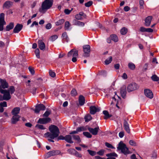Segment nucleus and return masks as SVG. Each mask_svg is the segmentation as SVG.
Wrapping results in <instances>:
<instances>
[{
	"label": "nucleus",
	"instance_id": "obj_1",
	"mask_svg": "<svg viewBox=\"0 0 159 159\" xmlns=\"http://www.w3.org/2000/svg\"><path fill=\"white\" fill-rule=\"evenodd\" d=\"M49 129L50 132H47L44 134L46 137H49L52 139H54L58 137L60 131L57 126L54 125H52L49 126Z\"/></svg>",
	"mask_w": 159,
	"mask_h": 159
},
{
	"label": "nucleus",
	"instance_id": "obj_2",
	"mask_svg": "<svg viewBox=\"0 0 159 159\" xmlns=\"http://www.w3.org/2000/svg\"><path fill=\"white\" fill-rule=\"evenodd\" d=\"M53 0H45L42 5V7L39 10V11L43 12L45 10L50 8L52 5Z\"/></svg>",
	"mask_w": 159,
	"mask_h": 159
},
{
	"label": "nucleus",
	"instance_id": "obj_3",
	"mask_svg": "<svg viewBox=\"0 0 159 159\" xmlns=\"http://www.w3.org/2000/svg\"><path fill=\"white\" fill-rule=\"evenodd\" d=\"M117 148L118 150H121V152L125 154L129 153L128 148L126 147V145L122 142H120L119 143Z\"/></svg>",
	"mask_w": 159,
	"mask_h": 159
},
{
	"label": "nucleus",
	"instance_id": "obj_4",
	"mask_svg": "<svg viewBox=\"0 0 159 159\" xmlns=\"http://www.w3.org/2000/svg\"><path fill=\"white\" fill-rule=\"evenodd\" d=\"M83 51L84 54L83 56L85 57H89L90 56V47L89 45H85L83 46Z\"/></svg>",
	"mask_w": 159,
	"mask_h": 159
},
{
	"label": "nucleus",
	"instance_id": "obj_5",
	"mask_svg": "<svg viewBox=\"0 0 159 159\" xmlns=\"http://www.w3.org/2000/svg\"><path fill=\"white\" fill-rule=\"evenodd\" d=\"M6 24L4 20V14L1 13L0 15V31H2L3 29V25Z\"/></svg>",
	"mask_w": 159,
	"mask_h": 159
},
{
	"label": "nucleus",
	"instance_id": "obj_6",
	"mask_svg": "<svg viewBox=\"0 0 159 159\" xmlns=\"http://www.w3.org/2000/svg\"><path fill=\"white\" fill-rule=\"evenodd\" d=\"M139 88V86L135 83L131 84L128 85L127 87V91L130 92L135 90Z\"/></svg>",
	"mask_w": 159,
	"mask_h": 159
},
{
	"label": "nucleus",
	"instance_id": "obj_7",
	"mask_svg": "<svg viewBox=\"0 0 159 159\" xmlns=\"http://www.w3.org/2000/svg\"><path fill=\"white\" fill-rule=\"evenodd\" d=\"M2 94H3L4 100H8L11 98V97L10 93L7 90H4L2 92Z\"/></svg>",
	"mask_w": 159,
	"mask_h": 159
},
{
	"label": "nucleus",
	"instance_id": "obj_8",
	"mask_svg": "<svg viewBox=\"0 0 159 159\" xmlns=\"http://www.w3.org/2000/svg\"><path fill=\"white\" fill-rule=\"evenodd\" d=\"M78 50H76L75 49H71L68 53V57H71L72 56L73 57H78Z\"/></svg>",
	"mask_w": 159,
	"mask_h": 159
},
{
	"label": "nucleus",
	"instance_id": "obj_9",
	"mask_svg": "<svg viewBox=\"0 0 159 159\" xmlns=\"http://www.w3.org/2000/svg\"><path fill=\"white\" fill-rule=\"evenodd\" d=\"M144 93L145 95L147 98L150 99H152L153 98V93L150 90L145 89L144 90Z\"/></svg>",
	"mask_w": 159,
	"mask_h": 159
},
{
	"label": "nucleus",
	"instance_id": "obj_10",
	"mask_svg": "<svg viewBox=\"0 0 159 159\" xmlns=\"http://www.w3.org/2000/svg\"><path fill=\"white\" fill-rule=\"evenodd\" d=\"M45 109V106L43 104H39L37 105L34 110L35 112L39 113L40 110H44Z\"/></svg>",
	"mask_w": 159,
	"mask_h": 159
},
{
	"label": "nucleus",
	"instance_id": "obj_11",
	"mask_svg": "<svg viewBox=\"0 0 159 159\" xmlns=\"http://www.w3.org/2000/svg\"><path fill=\"white\" fill-rule=\"evenodd\" d=\"M0 86L3 89L7 88L9 86L8 83L5 79H0Z\"/></svg>",
	"mask_w": 159,
	"mask_h": 159
},
{
	"label": "nucleus",
	"instance_id": "obj_12",
	"mask_svg": "<svg viewBox=\"0 0 159 159\" xmlns=\"http://www.w3.org/2000/svg\"><path fill=\"white\" fill-rule=\"evenodd\" d=\"M88 130L93 135H96L97 134L98 131L99 130V127L92 128L89 127L88 128Z\"/></svg>",
	"mask_w": 159,
	"mask_h": 159
},
{
	"label": "nucleus",
	"instance_id": "obj_13",
	"mask_svg": "<svg viewBox=\"0 0 159 159\" xmlns=\"http://www.w3.org/2000/svg\"><path fill=\"white\" fill-rule=\"evenodd\" d=\"M51 120V119L49 117L40 118L38 120V123L41 124H45L49 122Z\"/></svg>",
	"mask_w": 159,
	"mask_h": 159
},
{
	"label": "nucleus",
	"instance_id": "obj_14",
	"mask_svg": "<svg viewBox=\"0 0 159 159\" xmlns=\"http://www.w3.org/2000/svg\"><path fill=\"white\" fill-rule=\"evenodd\" d=\"M126 86L123 85L120 89V93L123 98H125L126 94Z\"/></svg>",
	"mask_w": 159,
	"mask_h": 159
},
{
	"label": "nucleus",
	"instance_id": "obj_15",
	"mask_svg": "<svg viewBox=\"0 0 159 159\" xmlns=\"http://www.w3.org/2000/svg\"><path fill=\"white\" fill-rule=\"evenodd\" d=\"M90 113L91 114L94 115L96 112H98L100 109L95 106H91L90 107Z\"/></svg>",
	"mask_w": 159,
	"mask_h": 159
},
{
	"label": "nucleus",
	"instance_id": "obj_16",
	"mask_svg": "<svg viewBox=\"0 0 159 159\" xmlns=\"http://www.w3.org/2000/svg\"><path fill=\"white\" fill-rule=\"evenodd\" d=\"M23 26L22 24H17L13 30V32L14 33H18L21 30Z\"/></svg>",
	"mask_w": 159,
	"mask_h": 159
},
{
	"label": "nucleus",
	"instance_id": "obj_17",
	"mask_svg": "<svg viewBox=\"0 0 159 159\" xmlns=\"http://www.w3.org/2000/svg\"><path fill=\"white\" fill-rule=\"evenodd\" d=\"M38 45L39 49L43 51L45 49L46 47L44 43L41 40H39L38 41Z\"/></svg>",
	"mask_w": 159,
	"mask_h": 159
},
{
	"label": "nucleus",
	"instance_id": "obj_18",
	"mask_svg": "<svg viewBox=\"0 0 159 159\" xmlns=\"http://www.w3.org/2000/svg\"><path fill=\"white\" fill-rule=\"evenodd\" d=\"M60 153V152L57 150H52L49 151L47 154V157H48L51 156H55L58 154Z\"/></svg>",
	"mask_w": 159,
	"mask_h": 159
},
{
	"label": "nucleus",
	"instance_id": "obj_19",
	"mask_svg": "<svg viewBox=\"0 0 159 159\" xmlns=\"http://www.w3.org/2000/svg\"><path fill=\"white\" fill-rule=\"evenodd\" d=\"M152 17L151 16H148L145 19V25L146 26H150Z\"/></svg>",
	"mask_w": 159,
	"mask_h": 159
},
{
	"label": "nucleus",
	"instance_id": "obj_20",
	"mask_svg": "<svg viewBox=\"0 0 159 159\" xmlns=\"http://www.w3.org/2000/svg\"><path fill=\"white\" fill-rule=\"evenodd\" d=\"M20 116L19 115H13L11 119V123L12 124H16L19 121Z\"/></svg>",
	"mask_w": 159,
	"mask_h": 159
},
{
	"label": "nucleus",
	"instance_id": "obj_21",
	"mask_svg": "<svg viewBox=\"0 0 159 159\" xmlns=\"http://www.w3.org/2000/svg\"><path fill=\"white\" fill-rule=\"evenodd\" d=\"M12 5V2L10 1L6 2L3 4V8H8L11 7Z\"/></svg>",
	"mask_w": 159,
	"mask_h": 159
},
{
	"label": "nucleus",
	"instance_id": "obj_22",
	"mask_svg": "<svg viewBox=\"0 0 159 159\" xmlns=\"http://www.w3.org/2000/svg\"><path fill=\"white\" fill-rule=\"evenodd\" d=\"M71 134L66 135L65 136V140L68 143H73L72 140V135Z\"/></svg>",
	"mask_w": 159,
	"mask_h": 159
},
{
	"label": "nucleus",
	"instance_id": "obj_23",
	"mask_svg": "<svg viewBox=\"0 0 159 159\" xmlns=\"http://www.w3.org/2000/svg\"><path fill=\"white\" fill-rule=\"evenodd\" d=\"M20 110L19 107H16L14 108L12 111L11 114L13 115H18V114Z\"/></svg>",
	"mask_w": 159,
	"mask_h": 159
},
{
	"label": "nucleus",
	"instance_id": "obj_24",
	"mask_svg": "<svg viewBox=\"0 0 159 159\" xmlns=\"http://www.w3.org/2000/svg\"><path fill=\"white\" fill-rule=\"evenodd\" d=\"M73 23L74 25L80 26H83L84 25V22L78 21L75 19L73 20Z\"/></svg>",
	"mask_w": 159,
	"mask_h": 159
},
{
	"label": "nucleus",
	"instance_id": "obj_25",
	"mask_svg": "<svg viewBox=\"0 0 159 159\" xmlns=\"http://www.w3.org/2000/svg\"><path fill=\"white\" fill-rule=\"evenodd\" d=\"M106 156L108 157L107 159H115V158L114 157H117V155L115 153H112L107 154Z\"/></svg>",
	"mask_w": 159,
	"mask_h": 159
},
{
	"label": "nucleus",
	"instance_id": "obj_26",
	"mask_svg": "<svg viewBox=\"0 0 159 159\" xmlns=\"http://www.w3.org/2000/svg\"><path fill=\"white\" fill-rule=\"evenodd\" d=\"M7 107V103L6 102H3L0 103V112H2L4 111L3 107Z\"/></svg>",
	"mask_w": 159,
	"mask_h": 159
},
{
	"label": "nucleus",
	"instance_id": "obj_27",
	"mask_svg": "<svg viewBox=\"0 0 159 159\" xmlns=\"http://www.w3.org/2000/svg\"><path fill=\"white\" fill-rule=\"evenodd\" d=\"M79 102L80 105L82 106L83 105L85 102V99L84 97L82 95L80 96L79 97Z\"/></svg>",
	"mask_w": 159,
	"mask_h": 159
},
{
	"label": "nucleus",
	"instance_id": "obj_28",
	"mask_svg": "<svg viewBox=\"0 0 159 159\" xmlns=\"http://www.w3.org/2000/svg\"><path fill=\"white\" fill-rule=\"evenodd\" d=\"M14 23L13 22L10 23L6 27V31H9L10 30L12 29L14 27Z\"/></svg>",
	"mask_w": 159,
	"mask_h": 159
},
{
	"label": "nucleus",
	"instance_id": "obj_29",
	"mask_svg": "<svg viewBox=\"0 0 159 159\" xmlns=\"http://www.w3.org/2000/svg\"><path fill=\"white\" fill-rule=\"evenodd\" d=\"M103 113L105 115L104 119H107L108 118H109L111 116V115H109L108 112L107 111H103Z\"/></svg>",
	"mask_w": 159,
	"mask_h": 159
},
{
	"label": "nucleus",
	"instance_id": "obj_30",
	"mask_svg": "<svg viewBox=\"0 0 159 159\" xmlns=\"http://www.w3.org/2000/svg\"><path fill=\"white\" fill-rule=\"evenodd\" d=\"M111 39L115 42H117L118 40L117 36L115 34H112L110 36Z\"/></svg>",
	"mask_w": 159,
	"mask_h": 159
},
{
	"label": "nucleus",
	"instance_id": "obj_31",
	"mask_svg": "<svg viewBox=\"0 0 159 159\" xmlns=\"http://www.w3.org/2000/svg\"><path fill=\"white\" fill-rule=\"evenodd\" d=\"M73 139L76 141L78 143H80L81 142V140L79 136L75 135H72Z\"/></svg>",
	"mask_w": 159,
	"mask_h": 159
},
{
	"label": "nucleus",
	"instance_id": "obj_32",
	"mask_svg": "<svg viewBox=\"0 0 159 159\" xmlns=\"http://www.w3.org/2000/svg\"><path fill=\"white\" fill-rule=\"evenodd\" d=\"M92 118L89 114L87 115L84 117L85 122H88L92 120Z\"/></svg>",
	"mask_w": 159,
	"mask_h": 159
},
{
	"label": "nucleus",
	"instance_id": "obj_33",
	"mask_svg": "<svg viewBox=\"0 0 159 159\" xmlns=\"http://www.w3.org/2000/svg\"><path fill=\"white\" fill-rule=\"evenodd\" d=\"M70 24L68 21H66L65 23V28L66 30H69V27L70 26Z\"/></svg>",
	"mask_w": 159,
	"mask_h": 159
},
{
	"label": "nucleus",
	"instance_id": "obj_34",
	"mask_svg": "<svg viewBox=\"0 0 159 159\" xmlns=\"http://www.w3.org/2000/svg\"><path fill=\"white\" fill-rule=\"evenodd\" d=\"M7 90L10 93L12 94L14 93L15 91V87L13 86H11L10 87L9 89Z\"/></svg>",
	"mask_w": 159,
	"mask_h": 159
},
{
	"label": "nucleus",
	"instance_id": "obj_35",
	"mask_svg": "<svg viewBox=\"0 0 159 159\" xmlns=\"http://www.w3.org/2000/svg\"><path fill=\"white\" fill-rule=\"evenodd\" d=\"M128 66L129 68L132 70H134L135 68V66L134 64L131 62H130L128 64Z\"/></svg>",
	"mask_w": 159,
	"mask_h": 159
},
{
	"label": "nucleus",
	"instance_id": "obj_36",
	"mask_svg": "<svg viewBox=\"0 0 159 159\" xmlns=\"http://www.w3.org/2000/svg\"><path fill=\"white\" fill-rule=\"evenodd\" d=\"M127 32V29L125 27L123 28L120 30V33L122 35L126 34Z\"/></svg>",
	"mask_w": 159,
	"mask_h": 159
},
{
	"label": "nucleus",
	"instance_id": "obj_37",
	"mask_svg": "<svg viewBox=\"0 0 159 159\" xmlns=\"http://www.w3.org/2000/svg\"><path fill=\"white\" fill-rule=\"evenodd\" d=\"M112 57L111 56H110L109 58L106 59L105 61V63L106 65H108L111 62L112 60Z\"/></svg>",
	"mask_w": 159,
	"mask_h": 159
},
{
	"label": "nucleus",
	"instance_id": "obj_38",
	"mask_svg": "<svg viewBox=\"0 0 159 159\" xmlns=\"http://www.w3.org/2000/svg\"><path fill=\"white\" fill-rule=\"evenodd\" d=\"M151 79L152 80L155 81H157L159 80V78L156 75H153L151 77Z\"/></svg>",
	"mask_w": 159,
	"mask_h": 159
},
{
	"label": "nucleus",
	"instance_id": "obj_39",
	"mask_svg": "<svg viewBox=\"0 0 159 159\" xmlns=\"http://www.w3.org/2000/svg\"><path fill=\"white\" fill-rule=\"evenodd\" d=\"M65 21L64 19H61L59 20L56 23V25H59L63 24Z\"/></svg>",
	"mask_w": 159,
	"mask_h": 159
},
{
	"label": "nucleus",
	"instance_id": "obj_40",
	"mask_svg": "<svg viewBox=\"0 0 159 159\" xmlns=\"http://www.w3.org/2000/svg\"><path fill=\"white\" fill-rule=\"evenodd\" d=\"M83 134L84 136L88 138H91L92 137V135L88 132H83Z\"/></svg>",
	"mask_w": 159,
	"mask_h": 159
},
{
	"label": "nucleus",
	"instance_id": "obj_41",
	"mask_svg": "<svg viewBox=\"0 0 159 159\" xmlns=\"http://www.w3.org/2000/svg\"><path fill=\"white\" fill-rule=\"evenodd\" d=\"M35 127L40 129H45L43 125H42L37 124L36 125Z\"/></svg>",
	"mask_w": 159,
	"mask_h": 159
},
{
	"label": "nucleus",
	"instance_id": "obj_42",
	"mask_svg": "<svg viewBox=\"0 0 159 159\" xmlns=\"http://www.w3.org/2000/svg\"><path fill=\"white\" fill-rule=\"evenodd\" d=\"M87 151L88 152L89 154L92 156H94L96 154V152L94 151L88 150Z\"/></svg>",
	"mask_w": 159,
	"mask_h": 159
},
{
	"label": "nucleus",
	"instance_id": "obj_43",
	"mask_svg": "<svg viewBox=\"0 0 159 159\" xmlns=\"http://www.w3.org/2000/svg\"><path fill=\"white\" fill-rule=\"evenodd\" d=\"M51 110H48L46 111L45 113L43 114V116L48 117L51 113Z\"/></svg>",
	"mask_w": 159,
	"mask_h": 159
},
{
	"label": "nucleus",
	"instance_id": "obj_44",
	"mask_svg": "<svg viewBox=\"0 0 159 159\" xmlns=\"http://www.w3.org/2000/svg\"><path fill=\"white\" fill-rule=\"evenodd\" d=\"M144 2L143 0H140L139 1L140 8L141 9H143L144 8L143 4Z\"/></svg>",
	"mask_w": 159,
	"mask_h": 159
},
{
	"label": "nucleus",
	"instance_id": "obj_45",
	"mask_svg": "<svg viewBox=\"0 0 159 159\" xmlns=\"http://www.w3.org/2000/svg\"><path fill=\"white\" fill-rule=\"evenodd\" d=\"M105 144L107 148H110L111 149L115 148L111 144L107 142L105 143Z\"/></svg>",
	"mask_w": 159,
	"mask_h": 159
},
{
	"label": "nucleus",
	"instance_id": "obj_46",
	"mask_svg": "<svg viewBox=\"0 0 159 159\" xmlns=\"http://www.w3.org/2000/svg\"><path fill=\"white\" fill-rule=\"evenodd\" d=\"M58 38L57 35H56L52 36L50 38V40L52 41H54Z\"/></svg>",
	"mask_w": 159,
	"mask_h": 159
},
{
	"label": "nucleus",
	"instance_id": "obj_47",
	"mask_svg": "<svg viewBox=\"0 0 159 159\" xmlns=\"http://www.w3.org/2000/svg\"><path fill=\"white\" fill-rule=\"evenodd\" d=\"M93 2L92 1H89L85 3V6L86 7H89L91 6L93 4Z\"/></svg>",
	"mask_w": 159,
	"mask_h": 159
},
{
	"label": "nucleus",
	"instance_id": "obj_48",
	"mask_svg": "<svg viewBox=\"0 0 159 159\" xmlns=\"http://www.w3.org/2000/svg\"><path fill=\"white\" fill-rule=\"evenodd\" d=\"M129 121V119H125L124 120L123 126H129V124H128V122Z\"/></svg>",
	"mask_w": 159,
	"mask_h": 159
},
{
	"label": "nucleus",
	"instance_id": "obj_49",
	"mask_svg": "<svg viewBox=\"0 0 159 159\" xmlns=\"http://www.w3.org/2000/svg\"><path fill=\"white\" fill-rule=\"evenodd\" d=\"M49 74L52 77H54L56 76L55 73L51 70L49 71Z\"/></svg>",
	"mask_w": 159,
	"mask_h": 159
},
{
	"label": "nucleus",
	"instance_id": "obj_50",
	"mask_svg": "<svg viewBox=\"0 0 159 159\" xmlns=\"http://www.w3.org/2000/svg\"><path fill=\"white\" fill-rule=\"evenodd\" d=\"M71 94L72 96H75L77 94V92L75 89H73L71 92Z\"/></svg>",
	"mask_w": 159,
	"mask_h": 159
},
{
	"label": "nucleus",
	"instance_id": "obj_51",
	"mask_svg": "<svg viewBox=\"0 0 159 159\" xmlns=\"http://www.w3.org/2000/svg\"><path fill=\"white\" fill-rule=\"evenodd\" d=\"M77 130L78 132L83 131L85 130V128L83 126H81L78 127L77 129Z\"/></svg>",
	"mask_w": 159,
	"mask_h": 159
},
{
	"label": "nucleus",
	"instance_id": "obj_52",
	"mask_svg": "<svg viewBox=\"0 0 159 159\" xmlns=\"http://www.w3.org/2000/svg\"><path fill=\"white\" fill-rule=\"evenodd\" d=\"M129 144L133 146H136L137 144L133 140H130L129 141Z\"/></svg>",
	"mask_w": 159,
	"mask_h": 159
},
{
	"label": "nucleus",
	"instance_id": "obj_53",
	"mask_svg": "<svg viewBox=\"0 0 159 159\" xmlns=\"http://www.w3.org/2000/svg\"><path fill=\"white\" fill-rule=\"evenodd\" d=\"M157 152H153L152 154L151 157L152 159H156L157 157Z\"/></svg>",
	"mask_w": 159,
	"mask_h": 159
},
{
	"label": "nucleus",
	"instance_id": "obj_54",
	"mask_svg": "<svg viewBox=\"0 0 159 159\" xmlns=\"http://www.w3.org/2000/svg\"><path fill=\"white\" fill-rule=\"evenodd\" d=\"M125 130L129 134L130 133V129L129 128V126H124Z\"/></svg>",
	"mask_w": 159,
	"mask_h": 159
},
{
	"label": "nucleus",
	"instance_id": "obj_55",
	"mask_svg": "<svg viewBox=\"0 0 159 159\" xmlns=\"http://www.w3.org/2000/svg\"><path fill=\"white\" fill-rule=\"evenodd\" d=\"M28 69L30 73L33 75H34L35 72L34 69L31 67H29Z\"/></svg>",
	"mask_w": 159,
	"mask_h": 159
},
{
	"label": "nucleus",
	"instance_id": "obj_56",
	"mask_svg": "<svg viewBox=\"0 0 159 159\" xmlns=\"http://www.w3.org/2000/svg\"><path fill=\"white\" fill-rule=\"evenodd\" d=\"M75 150L73 149H68L67 150L68 152L70 154H74L75 151Z\"/></svg>",
	"mask_w": 159,
	"mask_h": 159
},
{
	"label": "nucleus",
	"instance_id": "obj_57",
	"mask_svg": "<svg viewBox=\"0 0 159 159\" xmlns=\"http://www.w3.org/2000/svg\"><path fill=\"white\" fill-rule=\"evenodd\" d=\"M104 150H101L97 152L98 154L100 156H102L104 153Z\"/></svg>",
	"mask_w": 159,
	"mask_h": 159
},
{
	"label": "nucleus",
	"instance_id": "obj_58",
	"mask_svg": "<svg viewBox=\"0 0 159 159\" xmlns=\"http://www.w3.org/2000/svg\"><path fill=\"white\" fill-rule=\"evenodd\" d=\"M62 37L64 39H67L68 38L67 33L66 32L63 33L62 34Z\"/></svg>",
	"mask_w": 159,
	"mask_h": 159
},
{
	"label": "nucleus",
	"instance_id": "obj_59",
	"mask_svg": "<svg viewBox=\"0 0 159 159\" xmlns=\"http://www.w3.org/2000/svg\"><path fill=\"white\" fill-rule=\"evenodd\" d=\"M75 18L78 20H80L82 19V17L78 14L75 16Z\"/></svg>",
	"mask_w": 159,
	"mask_h": 159
},
{
	"label": "nucleus",
	"instance_id": "obj_60",
	"mask_svg": "<svg viewBox=\"0 0 159 159\" xmlns=\"http://www.w3.org/2000/svg\"><path fill=\"white\" fill-rule=\"evenodd\" d=\"M65 136L64 137L62 135H60L59 137H58L57 140V141H59V140H65Z\"/></svg>",
	"mask_w": 159,
	"mask_h": 159
},
{
	"label": "nucleus",
	"instance_id": "obj_61",
	"mask_svg": "<svg viewBox=\"0 0 159 159\" xmlns=\"http://www.w3.org/2000/svg\"><path fill=\"white\" fill-rule=\"evenodd\" d=\"M100 74L102 76L106 77L107 75V73L105 71H102L100 72Z\"/></svg>",
	"mask_w": 159,
	"mask_h": 159
},
{
	"label": "nucleus",
	"instance_id": "obj_62",
	"mask_svg": "<svg viewBox=\"0 0 159 159\" xmlns=\"http://www.w3.org/2000/svg\"><path fill=\"white\" fill-rule=\"evenodd\" d=\"M74 154H75V156L76 157H82L81 154L78 152L76 151H75Z\"/></svg>",
	"mask_w": 159,
	"mask_h": 159
},
{
	"label": "nucleus",
	"instance_id": "obj_63",
	"mask_svg": "<svg viewBox=\"0 0 159 159\" xmlns=\"http://www.w3.org/2000/svg\"><path fill=\"white\" fill-rule=\"evenodd\" d=\"M52 27V25L51 24L49 23L47 24L46 26V28L47 29L49 30Z\"/></svg>",
	"mask_w": 159,
	"mask_h": 159
},
{
	"label": "nucleus",
	"instance_id": "obj_64",
	"mask_svg": "<svg viewBox=\"0 0 159 159\" xmlns=\"http://www.w3.org/2000/svg\"><path fill=\"white\" fill-rule=\"evenodd\" d=\"M72 9L71 10H70L68 9H66L64 10V12L66 14L68 15L70 13L71 11H72Z\"/></svg>",
	"mask_w": 159,
	"mask_h": 159
}]
</instances>
